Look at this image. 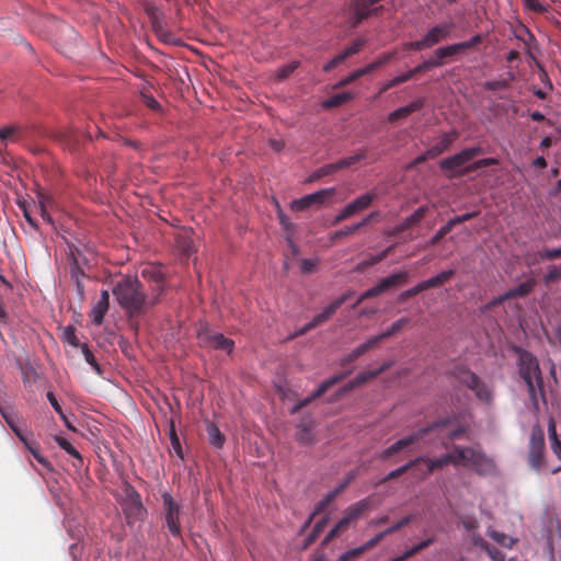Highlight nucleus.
<instances>
[{
  "instance_id": "obj_64",
  "label": "nucleus",
  "mask_w": 561,
  "mask_h": 561,
  "mask_svg": "<svg viewBox=\"0 0 561 561\" xmlns=\"http://www.w3.org/2000/svg\"><path fill=\"white\" fill-rule=\"evenodd\" d=\"M540 257L543 260H556L561 257V248L553 250H546L540 254Z\"/></svg>"
},
{
  "instance_id": "obj_12",
  "label": "nucleus",
  "mask_w": 561,
  "mask_h": 561,
  "mask_svg": "<svg viewBox=\"0 0 561 561\" xmlns=\"http://www.w3.org/2000/svg\"><path fill=\"white\" fill-rule=\"evenodd\" d=\"M439 425H440V423H433L428 427L421 428L417 432H415V433H413L411 435H408V436L399 439L398 442H396L394 444H392L391 446H389L387 449H385L382 451L381 458L382 459L390 458L391 456H393L394 454L399 453L403 448L409 447L410 445L419 442L427 433L434 431V428L438 427Z\"/></svg>"
},
{
  "instance_id": "obj_34",
  "label": "nucleus",
  "mask_w": 561,
  "mask_h": 561,
  "mask_svg": "<svg viewBox=\"0 0 561 561\" xmlns=\"http://www.w3.org/2000/svg\"><path fill=\"white\" fill-rule=\"evenodd\" d=\"M409 322H410L409 318H401V319L394 321L391 324V327L389 329H387L385 332H382L376 336H373L371 339L375 341V344L378 345V343H380L385 339H388V337L394 335L396 333H398L399 331H401L403 329V327H405Z\"/></svg>"
},
{
  "instance_id": "obj_15",
  "label": "nucleus",
  "mask_w": 561,
  "mask_h": 561,
  "mask_svg": "<svg viewBox=\"0 0 561 561\" xmlns=\"http://www.w3.org/2000/svg\"><path fill=\"white\" fill-rule=\"evenodd\" d=\"M454 28L455 23L451 21L443 22L431 27L427 31V33L423 36L426 47L431 48L437 45L438 43L449 38Z\"/></svg>"
},
{
  "instance_id": "obj_20",
  "label": "nucleus",
  "mask_w": 561,
  "mask_h": 561,
  "mask_svg": "<svg viewBox=\"0 0 561 561\" xmlns=\"http://www.w3.org/2000/svg\"><path fill=\"white\" fill-rule=\"evenodd\" d=\"M458 137L459 133L457 130L443 134L438 141L427 149V156H432L433 158L440 156L453 146Z\"/></svg>"
},
{
  "instance_id": "obj_60",
  "label": "nucleus",
  "mask_w": 561,
  "mask_h": 561,
  "mask_svg": "<svg viewBox=\"0 0 561 561\" xmlns=\"http://www.w3.org/2000/svg\"><path fill=\"white\" fill-rule=\"evenodd\" d=\"M524 2L528 9L536 13H543L547 11V8L538 0H524Z\"/></svg>"
},
{
  "instance_id": "obj_51",
  "label": "nucleus",
  "mask_w": 561,
  "mask_h": 561,
  "mask_svg": "<svg viewBox=\"0 0 561 561\" xmlns=\"http://www.w3.org/2000/svg\"><path fill=\"white\" fill-rule=\"evenodd\" d=\"M47 398H48L50 404L53 405V408L56 410V412H58L60 414L67 428H70V421L68 420L66 414L62 412L61 407L59 405V403H58L57 399L55 398V396L53 394V392H48Z\"/></svg>"
},
{
  "instance_id": "obj_41",
  "label": "nucleus",
  "mask_w": 561,
  "mask_h": 561,
  "mask_svg": "<svg viewBox=\"0 0 561 561\" xmlns=\"http://www.w3.org/2000/svg\"><path fill=\"white\" fill-rule=\"evenodd\" d=\"M489 536L495 542H497L499 545H501L502 547H505V548H512L514 546V543L516 542V540L513 537L507 536L506 534L497 531L495 529H491L489 531Z\"/></svg>"
},
{
  "instance_id": "obj_46",
  "label": "nucleus",
  "mask_w": 561,
  "mask_h": 561,
  "mask_svg": "<svg viewBox=\"0 0 561 561\" xmlns=\"http://www.w3.org/2000/svg\"><path fill=\"white\" fill-rule=\"evenodd\" d=\"M366 45V39L359 37L356 38L348 47L343 50L344 57L346 59L355 54H357L364 46Z\"/></svg>"
},
{
  "instance_id": "obj_6",
  "label": "nucleus",
  "mask_w": 561,
  "mask_h": 561,
  "mask_svg": "<svg viewBox=\"0 0 561 561\" xmlns=\"http://www.w3.org/2000/svg\"><path fill=\"white\" fill-rule=\"evenodd\" d=\"M357 476V472L356 471H351L346 474L344 481L337 486L335 488L333 491H331L317 506L316 511L313 512V514L305 522V525L304 526H310L311 523H312V519L316 518L317 516H321L319 517L318 519H316L314 522V526H325V524L328 523V519H327V516H325V513L329 508V506L332 504V502L334 501V499L341 493L343 492L347 486L348 484L356 478Z\"/></svg>"
},
{
  "instance_id": "obj_29",
  "label": "nucleus",
  "mask_w": 561,
  "mask_h": 561,
  "mask_svg": "<svg viewBox=\"0 0 561 561\" xmlns=\"http://www.w3.org/2000/svg\"><path fill=\"white\" fill-rule=\"evenodd\" d=\"M424 102L422 100H415L405 106L399 107L388 115V122L394 123L401 118L408 117L410 114L423 108Z\"/></svg>"
},
{
  "instance_id": "obj_58",
  "label": "nucleus",
  "mask_w": 561,
  "mask_h": 561,
  "mask_svg": "<svg viewBox=\"0 0 561 561\" xmlns=\"http://www.w3.org/2000/svg\"><path fill=\"white\" fill-rule=\"evenodd\" d=\"M449 232H450L449 227H447L446 225L442 226L439 228V230L436 232V234L434 237H432V239L430 240L428 244L431 247L437 244Z\"/></svg>"
},
{
  "instance_id": "obj_55",
  "label": "nucleus",
  "mask_w": 561,
  "mask_h": 561,
  "mask_svg": "<svg viewBox=\"0 0 561 561\" xmlns=\"http://www.w3.org/2000/svg\"><path fill=\"white\" fill-rule=\"evenodd\" d=\"M561 278V266H552L545 275V283L550 284Z\"/></svg>"
},
{
  "instance_id": "obj_4",
  "label": "nucleus",
  "mask_w": 561,
  "mask_h": 561,
  "mask_svg": "<svg viewBox=\"0 0 561 561\" xmlns=\"http://www.w3.org/2000/svg\"><path fill=\"white\" fill-rule=\"evenodd\" d=\"M122 510L128 525L144 522L147 517V510L142 504L140 494L131 485L124 488Z\"/></svg>"
},
{
  "instance_id": "obj_7",
  "label": "nucleus",
  "mask_w": 561,
  "mask_h": 561,
  "mask_svg": "<svg viewBox=\"0 0 561 561\" xmlns=\"http://www.w3.org/2000/svg\"><path fill=\"white\" fill-rule=\"evenodd\" d=\"M454 375L460 383L471 389L479 400L486 403L492 400V392L489 387L471 370L466 367H457Z\"/></svg>"
},
{
  "instance_id": "obj_18",
  "label": "nucleus",
  "mask_w": 561,
  "mask_h": 561,
  "mask_svg": "<svg viewBox=\"0 0 561 561\" xmlns=\"http://www.w3.org/2000/svg\"><path fill=\"white\" fill-rule=\"evenodd\" d=\"M343 377L342 376H334L330 379L323 381L313 392L310 397L299 401L290 411L291 414L298 413L302 408L308 405L311 401L314 399L321 397L333 385L339 382Z\"/></svg>"
},
{
  "instance_id": "obj_17",
  "label": "nucleus",
  "mask_w": 561,
  "mask_h": 561,
  "mask_svg": "<svg viewBox=\"0 0 561 561\" xmlns=\"http://www.w3.org/2000/svg\"><path fill=\"white\" fill-rule=\"evenodd\" d=\"M370 510V500L364 499L347 507L343 517L335 524V526H348L352 523L359 520Z\"/></svg>"
},
{
  "instance_id": "obj_50",
  "label": "nucleus",
  "mask_w": 561,
  "mask_h": 561,
  "mask_svg": "<svg viewBox=\"0 0 561 561\" xmlns=\"http://www.w3.org/2000/svg\"><path fill=\"white\" fill-rule=\"evenodd\" d=\"M382 293L381 290L379 289L378 285L367 289L366 291H364L359 298L357 299V301L354 304V308L357 307L358 305H360L364 300L366 299H370V298H374V297H377V296H380Z\"/></svg>"
},
{
  "instance_id": "obj_32",
  "label": "nucleus",
  "mask_w": 561,
  "mask_h": 561,
  "mask_svg": "<svg viewBox=\"0 0 561 561\" xmlns=\"http://www.w3.org/2000/svg\"><path fill=\"white\" fill-rule=\"evenodd\" d=\"M426 211V207H419L413 214H411L399 226L396 227V232H403L408 230L410 227L419 224L425 217Z\"/></svg>"
},
{
  "instance_id": "obj_39",
  "label": "nucleus",
  "mask_w": 561,
  "mask_h": 561,
  "mask_svg": "<svg viewBox=\"0 0 561 561\" xmlns=\"http://www.w3.org/2000/svg\"><path fill=\"white\" fill-rule=\"evenodd\" d=\"M353 98H354L353 93L342 92V93L334 94L331 98L327 99L322 103V105L325 108H333V107H337V106L346 103L347 101L352 100Z\"/></svg>"
},
{
  "instance_id": "obj_31",
  "label": "nucleus",
  "mask_w": 561,
  "mask_h": 561,
  "mask_svg": "<svg viewBox=\"0 0 561 561\" xmlns=\"http://www.w3.org/2000/svg\"><path fill=\"white\" fill-rule=\"evenodd\" d=\"M454 275H455L454 270L443 271L442 273L437 274L436 276L421 282L420 287L422 288V290H426L430 288L442 286L446 282H448Z\"/></svg>"
},
{
  "instance_id": "obj_42",
  "label": "nucleus",
  "mask_w": 561,
  "mask_h": 561,
  "mask_svg": "<svg viewBox=\"0 0 561 561\" xmlns=\"http://www.w3.org/2000/svg\"><path fill=\"white\" fill-rule=\"evenodd\" d=\"M337 165L336 163H330V164H325L321 168H319L317 171H314L310 176H309V181L310 182H313V181H317L323 176H327V175H330V174H333L335 172H337Z\"/></svg>"
},
{
  "instance_id": "obj_19",
  "label": "nucleus",
  "mask_w": 561,
  "mask_h": 561,
  "mask_svg": "<svg viewBox=\"0 0 561 561\" xmlns=\"http://www.w3.org/2000/svg\"><path fill=\"white\" fill-rule=\"evenodd\" d=\"M343 377L342 376H334L330 379L323 381L313 392L310 397L299 401L290 411L291 414L298 413L302 408L308 405L311 401L314 399L321 397L333 385L339 382Z\"/></svg>"
},
{
  "instance_id": "obj_49",
  "label": "nucleus",
  "mask_w": 561,
  "mask_h": 561,
  "mask_svg": "<svg viewBox=\"0 0 561 561\" xmlns=\"http://www.w3.org/2000/svg\"><path fill=\"white\" fill-rule=\"evenodd\" d=\"M365 157L364 153L354 154L344 159L339 160L336 163L337 170H342L344 168L351 167L352 164L358 162Z\"/></svg>"
},
{
  "instance_id": "obj_26",
  "label": "nucleus",
  "mask_w": 561,
  "mask_h": 561,
  "mask_svg": "<svg viewBox=\"0 0 561 561\" xmlns=\"http://www.w3.org/2000/svg\"><path fill=\"white\" fill-rule=\"evenodd\" d=\"M110 306V294L107 290H102L100 299L91 310V318L94 324L100 325L104 320Z\"/></svg>"
},
{
  "instance_id": "obj_22",
  "label": "nucleus",
  "mask_w": 561,
  "mask_h": 561,
  "mask_svg": "<svg viewBox=\"0 0 561 561\" xmlns=\"http://www.w3.org/2000/svg\"><path fill=\"white\" fill-rule=\"evenodd\" d=\"M482 41H483V36L481 34H476L468 41L443 46L442 53L447 55L448 58H450L460 53H465V51L478 46L479 44L482 43Z\"/></svg>"
},
{
  "instance_id": "obj_10",
  "label": "nucleus",
  "mask_w": 561,
  "mask_h": 561,
  "mask_svg": "<svg viewBox=\"0 0 561 561\" xmlns=\"http://www.w3.org/2000/svg\"><path fill=\"white\" fill-rule=\"evenodd\" d=\"M351 294L346 293L340 298L332 301L329 306H327L322 312L314 316L313 319L307 323L305 327L299 329V331L295 334L296 336L304 335L310 330L321 325L322 323L327 322L335 312L336 310L350 298Z\"/></svg>"
},
{
  "instance_id": "obj_21",
  "label": "nucleus",
  "mask_w": 561,
  "mask_h": 561,
  "mask_svg": "<svg viewBox=\"0 0 561 561\" xmlns=\"http://www.w3.org/2000/svg\"><path fill=\"white\" fill-rule=\"evenodd\" d=\"M202 340L209 343L215 350L226 351L228 354L232 353L234 342L231 339L226 337L221 333L217 332H205L201 335Z\"/></svg>"
},
{
  "instance_id": "obj_11",
  "label": "nucleus",
  "mask_w": 561,
  "mask_h": 561,
  "mask_svg": "<svg viewBox=\"0 0 561 561\" xmlns=\"http://www.w3.org/2000/svg\"><path fill=\"white\" fill-rule=\"evenodd\" d=\"M481 153L482 149L480 147L467 148L451 157L442 160L439 162V167L443 171H457Z\"/></svg>"
},
{
  "instance_id": "obj_28",
  "label": "nucleus",
  "mask_w": 561,
  "mask_h": 561,
  "mask_svg": "<svg viewBox=\"0 0 561 561\" xmlns=\"http://www.w3.org/2000/svg\"><path fill=\"white\" fill-rule=\"evenodd\" d=\"M408 277H409L408 271H400L398 273L391 274V275L382 278L377 285H378L379 289L381 290V293L383 294L385 291H387L391 288H394L397 286L405 284L408 280Z\"/></svg>"
},
{
  "instance_id": "obj_23",
  "label": "nucleus",
  "mask_w": 561,
  "mask_h": 561,
  "mask_svg": "<svg viewBox=\"0 0 561 561\" xmlns=\"http://www.w3.org/2000/svg\"><path fill=\"white\" fill-rule=\"evenodd\" d=\"M72 347L76 348L77 355L80 358L84 359L96 374L101 375L102 369L96 360L94 353L89 348V346L85 343H80L73 333H72Z\"/></svg>"
},
{
  "instance_id": "obj_24",
  "label": "nucleus",
  "mask_w": 561,
  "mask_h": 561,
  "mask_svg": "<svg viewBox=\"0 0 561 561\" xmlns=\"http://www.w3.org/2000/svg\"><path fill=\"white\" fill-rule=\"evenodd\" d=\"M392 529L393 528H388L386 531L375 536L373 539L367 541L365 545H363L360 547H357V548H354V549H351V550L342 553L339 557L337 561H353V560L359 558L366 550H368L371 547H374L379 540H381L383 538V536L387 533H389Z\"/></svg>"
},
{
  "instance_id": "obj_30",
  "label": "nucleus",
  "mask_w": 561,
  "mask_h": 561,
  "mask_svg": "<svg viewBox=\"0 0 561 561\" xmlns=\"http://www.w3.org/2000/svg\"><path fill=\"white\" fill-rule=\"evenodd\" d=\"M377 197H378L377 192L375 190H371V191H368L365 194L356 197L354 201L348 203V205L355 215V214L360 213V211L367 209L368 207H370Z\"/></svg>"
},
{
  "instance_id": "obj_59",
  "label": "nucleus",
  "mask_w": 561,
  "mask_h": 561,
  "mask_svg": "<svg viewBox=\"0 0 561 561\" xmlns=\"http://www.w3.org/2000/svg\"><path fill=\"white\" fill-rule=\"evenodd\" d=\"M421 291H423V290L420 287V283H419L414 287H412V288L401 293L400 296H399V301H405L407 299L419 295Z\"/></svg>"
},
{
  "instance_id": "obj_5",
  "label": "nucleus",
  "mask_w": 561,
  "mask_h": 561,
  "mask_svg": "<svg viewBox=\"0 0 561 561\" xmlns=\"http://www.w3.org/2000/svg\"><path fill=\"white\" fill-rule=\"evenodd\" d=\"M545 433L543 430L537 425L531 430L529 448H528V465L533 470L539 473L545 465Z\"/></svg>"
},
{
  "instance_id": "obj_45",
  "label": "nucleus",
  "mask_w": 561,
  "mask_h": 561,
  "mask_svg": "<svg viewBox=\"0 0 561 561\" xmlns=\"http://www.w3.org/2000/svg\"><path fill=\"white\" fill-rule=\"evenodd\" d=\"M299 66V61H290L289 64L280 67L276 72V78L278 80H284L288 78Z\"/></svg>"
},
{
  "instance_id": "obj_38",
  "label": "nucleus",
  "mask_w": 561,
  "mask_h": 561,
  "mask_svg": "<svg viewBox=\"0 0 561 561\" xmlns=\"http://www.w3.org/2000/svg\"><path fill=\"white\" fill-rule=\"evenodd\" d=\"M156 35L164 43H172L173 35L164 28L163 16L150 21Z\"/></svg>"
},
{
  "instance_id": "obj_44",
  "label": "nucleus",
  "mask_w": 561,
  "mask_h": 561,
  "mask_svg": "<svg viewBox=\"0 0 561 561\" xmlns=\"http://www.w3.org/2000/svg\"><path fill=\"white\" fill-rule=\"evenodd\" d=\"M72 278H76L77 290H78L79 295L82 296L83 295V283L79 276V261H78V257H77L75 251H72Z\"/></svg>"
},
{
  "instance_id": "obj_9",
  "label": "nucleus",
  "mask_w": 561,
  "mask_h": 561,
  "mask_svg": "<svg viewBox=\"0 0 561 561\" xmlns=\"http://www.w3.org/2000/svg\"><path fill=\"white\" fill-rule=\"evenodd\" d=\"M141 276L153 284L152 297L150 298V306H153L158 304L159 297L163 294L165 287L162 268L159 265L149 264L142 268Z\"/></svg>"
},
{
  "instance_id": "obj_56",
  "label": "nucleus",
  "mask_w": 561,
  "mask_h": 561,
  "mask_svg": "<svg viewBox=\"0 0 561 561\" xmlns=\"http://www.w3.org/2000/svg\"><path fill=\"white\" fill-rule=\"evenodd\" d=\"M19 207L22 209L25 220L28 222L31 227L34 229H37V222L32 217L31 213L28 211L26 207V201H19L18 202Z\"/></svg>"
},
{
  "instance_id": "obj_27",
  "label": "nucleus",
  "mask_w": 561,
  "mask_h": 561,
  "mask_svg": "<svg viewBox=\"0 0 561 561\" xmlns=\"http://www.w3.org/2000/svg\"><path fill=\"white\" fill-rule=\"evenodd\" d=\"M408 277H409L408 271H400L398 273L391 274V275L382 278L377 285H378L379 289L381 290V293L383 294L385 291H387L391 288H394L397 286L405 284L408 280Z\"/></svg>"
},
{
  "instance_id": "obj_36",
  "label": "nucleus",
  "mask_w": 561,
  "mask_h": 561,
  "mask_svg": "<svg viewBox=\"0 0 561 561\" xmlns=\"http://www.w3.org/2000/svg\"><path fill=\"white\" fill-rule=\"evenodd\" d=\"M206 432L210 445L216 448H221L224 446L226 440L225 435L214 423L207 424Z\"/></svg>"
},
{
  "instance_id": "obj_48",
  "label": "nucleus",
  "mask_w": 561,
  "mask_h": 561,
  "mask_svg": "<svg viewBox=\"0 0 561 561\" xmlns=\"http://www.w3.org/2000/svg\"><path fill=\"white\" fill-rule=\"evenodd\" d=\"M410 79H412V73H410V71L405 72V73H402V75H399L397 77H394L393 79H391L382 89V91H387L388 89H391L393 87H397L401 83H404L407 81H409Z\"/></svg>"
},
{
  "instance_id": "obj_54",
  "label": "nucleus",
  "mask_w": 561,
  "mask_h": 561,
  "mask_svg": "<svg viewBox=\"0 0 561 561\" xmlns=\"http://www.w3.org/2000/svg\"><path fill=\"white\" fill-rule=\"evenodd\" d=\"M346 60V57H344L343 51L337 54L335 57H333L327 65L323 67V71L330 72L335 67H337L340 64L344 62Z\"/></svg>"
},
{
  "instance_id": "obj_61",
  "label": "nucleus",
  "mask_w": 561,
  "mask_h": 561,
  "mask_svg": "<svg viewBox=\"0 0 561 561\" xmlns=\"http://www.w3.org/2000/svg\"><path fill=\"white\" fill-rule=\"evenodd\" d=\"M354 216V213L353 210L351 209L350 205L347 204L342 210L341 213L334 218V221L333 224H339L350 217Z\"/></svg>"
},
{
  "instance_id": "obj_2",
  "label": "nucleus",
  "mask_w": 561,
  "mask_h": 561,
  "mask_svg": "<svg viewBox=\"0 0 561 561\" xmlns=\"http://www.w3.org/2000/svg\"><path fill=\"white\" fill-rule=\"evenodd\" d=\"M518 354V370L527 385V390L534 405L538 407L537 393L545 397L543 380L537 358L528 351L516 348Z\"/></svg>"
},
{
  "instance_id": "obj_40",
  "label": "nucleus",
  "mask_w": 561,
  "mask_h": 561,
  "mask_svg": "<svg viewBox=\"0 0 561 561\" xmlns=\"http://www.w3.org/2000/svg\"><path fill=\"white\" fill-rule=\"evenodd\" d=\"M432 542H433V538L424 539V540L420 541L419 543L414 545L412 548H410L408 551H405L402 556L397 557L390 561H405L410 557L414 556L416 552L428 547Z\"/></svg>"
},
{
  "instance_id": "obj_25",
  "label": "nucleus",
  "mask_w": 561,
  "mask_h": 561,
  "mask_svg": "<svg viewBox=\"0 0 561 561\" xmlns=\"http://www.w3.org/2000/svg\"><path fill=\"white\" fill-rule=\"evenodd\" d=\"M442 50H443V47H438L434 51V58L425 60L422 64H420L419 66H416L415 68L409 70L410 73H412V78L416 73H421V72L430 70L431 68H438V67H443L444 65H446V62H447L446 59L448 58V56L443 54Z\"/></svg>"
},
{
  "instance_id": "obj_37",
  "label": "nucleus",
  "mask_w": 561,
  "mask_h": 561,
  "mask_svg": "<svg viewBox=\"0 0 561 561\" xmlns=\"http://www.w3.org/2000/svg\"><path fill=\"white\" fill-rule=\"evenodd\" d=\"M422 459H414L400 468L389 472L383 479L382 482H388L390 480L397 479L398 477L404 474L410 469H414L417 472V469L421 467Z\"/></svg>"
},
{
  "instance_id": "obj_33",
  "label": "nucleus",
  "mask_w": 561,
  "mask_h": 561,
  "mask_svg": "<svg viewBox=\"0 0 561 561\" xmlns=\"http://www.w3.org/2000/svg\"><path fill=\"white\" fill-rule=\"evenodd\" d=\"M534 284V280H526L524 283H520L518 286L512 288L503 297H501L499 299V302L503 301L504 299L527 296L533 290Z\"/></svg>"
},
{
  "instance_id": "obj_63",
  "label": "nucleus",
  "mask_w": 561,
  "mask_h": 561,
  "mask_svg": "<svg viewBox=\"0 0 561 561\" xmlns=\"http://www.w3.org/2000/svg\"><path fill=\"white\" fill-rule=\"evenodd\" d=\"M145 11L150 21L162 16L161 11L156 5L150 3L146 4Z\"/></svg>"
},
{
  "instance_id": "obj_43",
  "label": "nucleus",
  "mask_w": 561,
  "mask_h": 561,
  "mask_svg": "<svg viewBox=\"0 0 561 561\" xmlns=\"http://www.w3.org/2000/svg\"><path fill=\"white\" fill-rule=\"evenodd\" d=\"M296 439L301 444H311L313 440V434L310 427L306 424H299L297 427Z\"/></svg>"
},
{
  "instance_id": "obj_1",
  "label": "nucleus",
  "mask_w": 561,
  "mask_h": 561,
  "mask_svg": "<svg viewBox=\"0 0 561 561\" xmlns=\"http://www.w3.org/2000/svg\"><path fill=\"white\" fill-rule=\"evenodd\" d=\"M112 293L129 317L139 316L150 305V298L147 297L142 284L135 277L125 276L118 279Z\"/></svg>"
},
{
  "instance_id": "obj_16",
  "label": "nucleus",
  "mask_w": 561,
  "mask_h": 561,
  "mask_svg": "<svg viewBox=\"0 0 561 561\" xmlns=\"http://www.w3.org/2000/svg\"><path fill=\"white\" fill-rule=\"evenodd\" d=\"M376 4L373 0H350V9L353 13V24L358 25L371 15L378 13V8H373Z\"/></svg>"
},
{
  "instance_id": "obj_35",
  "label": "nucleus",
  "mask_w": 561,
  "mask_h": 561,
  "mask_svg": "<svg viewBox=\"0 0 561 561\" xmlns=\"http://www.w3.org/2000/svg\"><path fill=\"white\" fill-rule=\"evenodd\" d=\"M375 346H377V345L375 344V341L370 337L365 343H363V344L358 345L356 348H354L343 359V364H350V363L356 360L358 357H360L362 355H364L366 352H368L369 350L374 348Z\"/></svg>"
},
{
  "instance_id": "obj_52",
  "label": "nucleus",
  "mask_w": 561,
  "mask_h": 561,
  "mask_svg": "<svg viewBox=\"0 0 561 561\" xmlns=\"http://www.w3.org/2000/svg\"><path fill=\"white\" fill-rule=\"evenodd\" d=\"M378 375H379V371H375V370H368V371L359 373L354 378L355 379V383H357L358 386H362V385L366 383L367 381L376 378Z\"/></svg>"
},
{
  "instance_id": "obj_13",
  "label": "nucleus",
  "mask_w": 561,
  "mask_h": 561,
  "mask_svg": "<svg viewBox=\"0 0 561 561\" xmlns=\"http://www.w3.org/2000/svg\"><path fill=\"white\" fill-rule=\"evenodd\" d=\"M334 193V188H325L312 194L305 195L301 198L293 201L290 203V209L294 211H302L314 205L320 206L328 197L332 196Z\"/></svg>"
},
{
  "instance_id": "obj_14",
  "label": "nucleus",
  "mask_w": 561,
  "mask_h": 561,
  "mask_svg": "<svg viewBox=\"0 0 561 561\" xmlns=\"http://www.w3.org/2000/svg\"><path fill=\"white\" fill-rule=\"evenodd\" d=\"M161 510L164 515L167 526H180L181 504L169 492L161 494Z\"/></svg>"
},
{
  "instance_id": "obj_62",
  "label": "nucleus",
  "mask_w": 561,
  "mask_h": 561,
  "mask_svg": "<svg viewBox=\"0 0 561 561\" xmlns=\"http://www.w3.org/2000/svg\"><path fill=\"white\" fill-rule=\"evenodd\" d=\"M145 11L150 21L162 16L161 11L156 5L150 3L146 4Z\"/></svg>"
},
{
  "instance_id": "obj_3",
  "label": "nucleus",
  "mask_w": 561,
  "mask_h": 561,
  "mask_svg": "<svg viewBox=\"0 0 561 561\" xmlns=\"http://www.w3.org/2000/svg\"><path fill=\"white\" fill-rule=\"evenodd\" d=\"M459 467L471 469L479 476H493L496 473V465L492 458L481 449L462 447L458 445Z\"/></svg>"
},
{
  "instance_id": "obj_57",
  "label": "nucleus",
  "mask_w": 561,
  "mask_h": 561,
  "mask_svg": "<svg viewBox=\"0 0 561 561\" xmlns=\"http://www.w3.org/2000/svg\"><path fill=\"white\" fill-rule=\"evenodd\" d=\"M323 528H312V531L310 534L307 535L302 546H301V549H307L308 547H310L319 537L320 535V531L322 530Z\"/></svg>"
},
{
  "instance_id": "obj_47",
  "label": "nucleus",
  "mask_w": 561,
  "mask_h": 561,
  "mask_svg": "<svg viewBox=\"0 0 561 561\" xmlns=\"http://www.w3.org/2000/svg\"><path fill=\"white\" fill-rule=\"evenodd\" d=\"M388 60V57H385V58H381L379 60H376L360 69H357L356 72H357V76L360 78L365 75H368L370 73L371 71L376 70L377 68H379L380 66H382L386 61Z\"/></svg>"
},
{
  "instance_id": "obj_53",
  "label": "nucleus",
  "mask_w": 561,
  "mask_h": 561,
  "mask_svg": "<svg viewBox=\"0 0 561 561\" xmlns=\"http://www.w3.org/2000/svg\"><path fill=\"white\" fill-rule=\"evenodd\" d=\"M497 163V160L494 159V158H485V159H481V160H478L477 162H474L473 164H471L469 168H468V171H476L478 169H482V168H486V167H491V165H494Z\"/></svg>"
},
{
  "instance_id": "obj_8",
  "label": "nucleus",
  "mask_w": 561,
  "mask_h": 561,
  "mask_svg": "<svg viewBox=\"0 0 561 561\" xmlns=\"http://www.w3.org/2000/svg\"><path fill=\"white\" fill-rule=\"evenodd\" d=\"M419 459H422L421 467L417 469L416 477L419 479H424L435 470L442 469L448 465H454L456 467H459L458 462V445H454L451 450L443 455L438 458H425L420 457Z\"/></svg>"
}]
</instances>
